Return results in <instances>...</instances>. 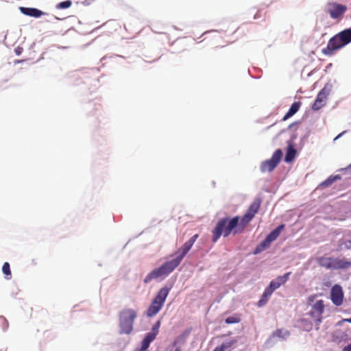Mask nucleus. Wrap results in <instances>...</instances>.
I'll return each instance as SVG.
<instances>
[{
  "label": "nucleus",
  "mask_w": 351,
  "mask_h": 351,
  "mask_svg": "<svg viewBox=\"0 0 351 351\" xmlns=\"http://www.w3.org/2000/svg\"><path fill=\"white\" fill-rule=\"evenodd\" d=\"M341 177L340 175L330 176L326 180L320 184V186L327 187L330 186L335 181L341 180Z\"/></svg>",
  "instance_id": "obj_17"
},
{
  "label": "nucleus",
  "mask_w": 351,
  "mask_h": 351,
  "mask_svg": "<svg viewBox=\"0 0 351 351\" xmlns=\"http://www.w3.org/2000/svg\"><path fill=\"white\" fill-rule=\"evenodd\" d=\"M156 336L157 335L152 332H150L146 334L145 338L143 340L150 344V343L156 339Z\"/></svg>",
  "instance_id": "obj_26"
},
{
  "label": "nucleus",
  "mask_w": 351,
  "mask_h": 351,
  "mask_svg": "<svg viewBox=\"0 0 351 351\" xmlns=\"http://www.w3.org/2000/svg\"><path fill=\"white\" fill-rule=\"evenodd\" d=\"M343 351H351V343L345 346L343 349Z\"/></svg>",
  "instance_id": "obj_36"
},
{
  "label": "nucleus",
  "mask_w": 351,
  "mask_h": 351,
  "mask_svg": "<svg viewBox=\"0 0 351 351\" xmlns=\"http://www.w3.org/2000/svg\"><path fill=\"white\" fill-rule=\"evenodd\" d=\"M344 133H346V131L342 132H341V133H340L338 136H337L335 138L334 141H336L337 139H338L339 138H340V137H341V136Z\"/></svg>",
  "instance_id": "obj_37"
},
{
  "label": "nucleus",
  "mask_w": 351,
  "mask_h": 351,
  "mask_svg": "<svg viewBox=\"0 0 351 351\" xmlns=\"http://www.w3.org/2000/svg\"><path fill=\"white\" fill-rule=\"evenodd\" d=\"M313 310L315 311L318 315H321L324 311V304L322 300L317 301L313 306Z\"/></svg>",
  "instance_id": "obj_18"
},
{
  "label": "nucleus",
  "mask_w": 351,
  "mask_h": 351,
  "mask_svg": "<svg viewBox=\"0 0 351 351\" xmlns=\"http://www.w3.org/2000/svg\"><path fill=\"white\" fill-rule=\"evenodd\" d=\"M241 321L239 315H234L233 316L228 317L226 319L225 322L228 324L239 323Z\"/></svg>",
  "instance_id": "obj_22"
},
{
  "label": "nucleus",
  "mask_w": 351,
  "mask_h": 351,
  "mask_svg": "<svg viewBox=\"0 0 351 351\" xmlns=\"http://www.w3.org/2000/svg\"><path fill=\"white\" fill-rule=\"evenodd\" d=\"M326 104L322 103V101H319L317 99L314 101L313 104L312 105V109L313 110H319L322 107H324Z\"/></svg>",
  "instance_id": "obj_28"
},
{
  "label": "nucleus",
  "mask_w": 351,
  "mask_h": 351,
  "mask_svg": "<svg viewBox=\"0 0 351 351\" xmlns=\"http://www.w3.org/2000/svg\"><path fill=\"white\" fill-rule=\"evenodd\" d=\"M198 237L199 234H195L190 239L186 241L177 251L176 254H178V256L175 258L164 263L160 267L156 268L149 273L144 278V282L147 284L154 279L160 278H163L171 274L181 263L182 261L190 251Z\"/></svg>",
  "instance_id": "obj_2"
},
{
  "label": "nucleus",
  "mask_w": 351,
  "mask_h": 351,
  "mask_svg": "<svg viewBox=\"0 0 351 351\" xmlns=\"http://www.w3.org/2000/svg\"><path fill=\"white\" fill-rule=\"evenodd\" d=\"M296 155V150L291 144H289L287 150L285 160L290 162L293 160Z\"/></svg>",
  "instance_id": "obj_14"
},
{
  "label": "nucleus",
  "mask_w": 351,
  "mask_h": 351,
  "mask_svg": "<svg viewBox=\"0 0 351 351\" xmlns=\"http://www.w3.org/2000/svg\"><path fill=\"white\" fill-rule=\"evenodd\" d=\"M317 263L318 265L324 268L327 269H334V263L335 258L334 257H327V256H319L316 258Z\"/></svg>",
  "instance_id": "obj_10"
},
{
  "label": "nucleus",
  "mask_w": 351,
  "mask_h": 351,
  "mask_svg": "<svg viewBox=\"0 0 351 351\" xmlns=\"http://www.w3.org/2000/svg\"><path fill=\"white\" fill-rule=\"evenodd\" d=\"M330 299L336 306H341L343 301V292L342 287L339 285H335L330 291Z\"/></svg>",
  "instance_id": "obj_9"
},
{
  "label": "nucleus",
  "mask_w": 351,
  "mask_h": 351,
  "mask_svg": "<svg viewBox=\"0 0 351 351\" xmlns=\"http://www.w3.org/2000/svg\"><path fill=\"white\" fill-rule=\"evenodd\" d=\"M351 268V261L346 258H335L334 269H348Z\"/></svg>",
  "instance_id": "obj_11"
},
{
  "label": "nucleus",
  "mask_w": 351,
  "mask_h": 351,
  "mask_svg": "<svg viewBox=\"0 0 351 351\" xmlns=\"http://www.w3.org/2000/svg\"><path fill=\"white\" fill-rule=\"evenodd\" d=\"M149 346V343L147 342H145V341H142L141 343V348L140 349V351H145Z\"/></svg>",
  "instance_id": "obj_32"
},
{
  "label": "nucleus",
  "mask_w": 351,
  "mask_h": 351,
  "mask_svg": "<svg viewBox=\"0 0 351 351\" xmlns=\"http://www.w3.org/2000/svg\"><path fill=\"white\" fill-rule=\"evenodd\" d=\"M156 336L157 335L152 332H150L146 334L145 338L143 340L150 344V343L156 339Z\"/></svg>",
  "instance_id": "obj_25"
},
{
  "label": "nucleus",
  "mask_w": 351,
  "mask_h": 351,
  "mask_svg": "<svg viewBox=\"0 0 351 351\" xmlns=\"http://www.w3.org/2000/svg\"><path fill=\"white\" fill-rule=\"evenodd\" d=\"M237 343V341L235 339L231 340L228 342L223 343L220 347L223 348V350L225 351V350L230 348L231 346H232L234 344Z\"/></svg>",
  "instance_id": "obj_29"
},
{
  "label": "nucleus",
  "mask_w": 351,
  "mask_h": 351,
  "mask_svg": "<svg viewBox=\"0 0 351 351\" xmlns=\"http://www.w3.org/2000/svg\"><path fill=\"white\" fill-rule=\"evenodd\" d=\"M169 291L170 289L167 287H162L159 290L156 296L154 298L151 305L147 309V316L153 317L160 311Z\"/></svg>",
  "instance_id": "obj_5"
},
{
  "label": "nucleus",
  "mask_w": 351,
  "mask_h": 351,
  "mask_svg": "<svg viewBox=\"0 0 351 351\" xmlns=\"http://www.w3.org/2000/svg\"><path fill=\"white\" fill-rule=\"evenodd\" d=\"M273 335H274V337H282V338H284V337H285V336H287V335H289V332H288V331H287V330H285V331H284V332H283V330H282V329H278V330H276V331H274V332Z\"/></svg>",
  "instance_id": "obj_27"
},
{
  "label": "nucleus",
  "mask_w": 351,
  "mask_h": 351,
  "mask_svg": "<svg viewBox=\"0 0 351 351\" xmlns=\"http://www.w3.org/2000/svg\"><path fill=\"white\" fill-rule=\"evenodd\" d=\"M279 287V283L276 282V280H272L271 282H270L269 285L267 288L274 292L276 289H278Z\"/></svg>",
  "instance_id": "obj_30"
},
{
  "label": "nucleus",
  "mask_w": 351,
  "mask_h": 351,
  "mask_svg": "<svg viewBox=\"0 0 351 351\" xmlns=\"http://www.w3.org/2000/svg\"><path fill=\"white\" fill-rule=\"evenodd\" d=\"M350 167H351V165H350Z\"/></svg>",
  "instance_id": "obj_41"
},
{
  "label": "nucleus",
  "mask_w": 351,
  "mask_h": 351,
  "mask_svg": "<svg viewBox=\"0 0 351 351\" xmlns=\"http://www.w3.org/2000/svg\"><path fill=\"white\" fill-rule=\"evenodd\" d=\"M330 93V89L326 86L319 92L316 99L324 104H326V99Z\"/></svg>",
  "instance_id": "obj_15"
},
{
  "label": "nucleus",
  "mask_w": 351,
  "mask_h": 351,
  "mask_svg": "<svg viewBox=\"0 0 351 351\" xmlns=\"http://www.w3.org/2000/svg\"><path fill=\"white\" fill-rule=\"evenodd\" d=\"M343 243L348 249L351 248V240H346Z\"/></svg>",
  "instance_id": "obj_33"
},
{
  "label": "nucleus",
  "mask_w": 351,
  "mask_h": 351,
  "mask_svg": "<svg viewBox=\"0 0 351 351\" xmlns=\"http://www.w3.org/2000/svg\"><path fill=\"white\" fill-rule=\"evenodd\" d=\"M2 271L5 275L7 279H10L11 270L10 264L8 262L3 263L2 267Z\"/></svg>",
  "instance_id": "obj_19"
},
{
  "label": "nucleus",
  "mask_w": 351,
  "mask_h": 351,
  "mask_svg": "<svg viewBox=\"0 0 351 351\" xmlns=\"http://www.w3.org/2000/svg\"><path fill=\"white\" fill-rule=\"evenodd\" d=\"M20 10L23 14L35 18H38L45 14L43 11L34 8L21 7Z\"/></svg>",
  "instance_id": "obj_12"
},
{
  "label": "nucleus",
  "mask_w": 351,
  "mask_h": 351,
  "mask_svg": "<svg viewBox=\"0 0 351 351\" xmlns=\"http://www.w3.org/2000/svg\"><path fill=\"white\" fill-rule=\"evenodd\" d=\"M285 225L281 224L278 226L276 228L272 230L265 239L263 241H262L256 248L254 253H259L266 249H267L272 241H275L281 232L284 230Z\"/></svg>",
  "instance_id": "obj_7"
},
{
  "label": "nucleus",
  "mask_w": 351,
  "mask_h": 351,
  "mask_svg": "<svg viewBox=\"0 0 351 351\" xmlns=\"http://www.w3.org/2000/svg\"><path fill=\"white\" fill-rule=\"evenodd\" d=\"M345 321L349 322V323H351V318L350 319H346Z\"/></svg>",
  "instance_id": "obj_39"
},
{
  "label": "nucleus",
  "mask_w": 351,
  "mask_h": 351,
  "mask_svg": "<svg viewBox=\"0 0 351 351\" xmlns=\"http://www.w3.org/2000/svg\"><path fill=\"white\" fill-rule=\"evenodd\" d=\"M160 322L158 321L152 327V332L155 333L156 335L158 334L159 332V328H160Z\"/></svg>",
  "instance_id": "obj_31"
},
{
  "label": "nucleus",
  "mask_w": 351,
  "mask_h": 351,
  "mask_svg": "<svg viewBox=\"0 0 351 351\" xmlns=\"http://www.w3.org/2000/svg\"><path fill=\"white\" fill-rule=\"evenodd\" d=\"M187 337V333H183L178 336L173 342V346H176L178 344L184 343L186 341V338Z\"/></svg>",
  "instance_id": "obj_21"
},
{
  "label": "nucleus",
  "mask_w": 351,
  "mask_h": 351,
  "mask_svg": "<svg viewBox=\"0 0 351 351\" xmlns=\"http://www.w3.org/2000/svg\"><path fill=\"white\" fill-rule=\"evenodd\" d=\"M351 43V27L346 29L330 38L327 46L322 49V53L331 56L335 51Z\"/></svg>",
  "instance_id": "obj_3"
},
{
  "label": "nucleus",
  "mask_w": 351,
  "mask_h": 351,
  "mask_svg": "<svg viewBox=\"0 0 351 351\" xmlns=\"http://www.w3.org/2000/svg\"><path fill=\"white\" fill-rule=\"evenodd\" d=\"M290 274L291 272H287L283 276H278L275 280L276 281V282L279 283V285L280 287L282 285L285 284L288 280Z\"/></svg>",
  "instance_id": "obj_20"
},
{
  "label": "nucleus",
  "mask_w": 351,
  "mask_h": 351,
  "mask_svg": "<svg viewBox=\"0 0 351 351\" xmlns=\"http://www.w3.org/2000/svg\"><path fill=\"white\" fill-rule=\"evenodd\" d=\"M273 291L269 289L267 287L265 289L261 300L258 302V306H264L268 301L269 298L271 295Z\"/></svg>",
  "instance_id": "obj_16"
},
{
  "label": "nucleus",
  "mask_w": 351,
  "mask_h": 351,
  "mask_svg": "<svg viewBox=\"0 0 351 351\" xmlns=\"http://www.w3.org/2000/svg\"><path fill=\"white\" fill-rule=\"evenodd\" d=\"M72 5V1L70 0L62 1L56 5L57 9H66L71 7Z\"/></svg>",
  "instance_id": "obj_23"
},
{
  "label": "nucleus",
  "mask_w": 351,
  "mask_h": 351,
  "mask_svg": "<svg viewBox=\"0 0 351 351\" xmlns=\"http://www.w3.org/2000/svg\"><path fill=\"white\" fill-rule=\"evenodd\" d=\"M302 105V103L300 101H295L290 107L288 112L286 113V114L282 118V121H286L289 118L293 116L300 109V106Z\"/></svg>",
  "instance_id": "obj_13"
},
{
  "label": "nucleus",
  "mask_w": 351,
  "mask_h": 351,
  "mask_svg": "<svg viewBox=\"0 0 351 351\" xmlns=\"http://www.w3.org/2000/svg\"><path fill=\"white\" fill-rule=\"evenodd\" d=\"M137 313L132 308H124L119 313L120 334L130 335L133 330V324Z\"/></svg>",
  "instance_id": "obj_4"
},
{
  "label": "nucleus",
  "mask_w": 351,
  "mask_h": 351,
  "mask_svg": "<svg viewBox=\"0 0 351 351\" xmlns=\"http://www.w3.org/2000/svg\"><path fill=\"white\" fill-rule=\"evenodd\" d=\"M213 351H223V348H221L220 346H217Z\"/></svg>",
  "instance_id": "obj_38"
},
{
  "label": "nucleus",
  "mask_w": 351,
  "mask_h": 351,
  "mask_svg": "<svg viewBox=\"0 0 351 351\" xmlns=\"http://www.w3.org/2000/svg\"><path fill=\"white\" fill-rule=\"evenodd\" d=\"M9 327V323L5 317L0 316V328L3 330H6Z\"/></svg>",
  "instance_id": "obj_24"
},
{
  "label": "nucleus",
  "mask_w": 351,
  "mask_h": 351,
  "mask_svg": "<svg viewBox=\"0 0 351 351\" xmlns=\"http://www.w3.org/2000/svg\"><path fill=\"white\" fill-rule=\"evenodd\" d=\"M22 51H23L22 47H17L15 49V52L17 55H20Z\"/></svg>",
  "instance_id": "obj_35"
},
{
  "label": "nucleus",
  "mask_w": 351,
  "mask_h": 351,
  "mask_svg": "<svg viewBox=\"0 0 351 351\" xmlns=\"http://www.w3.org/2000/svg\"><path fill=\"white\" fill-rule=\"evenodd\" d=\"M282 156V152L278 149L273 154L271 158L263 161L261 165V171L262 172L272 171L280 162Z\"/></svg>",
  "instance_id": "obj_8"
},
{
  "label": "nucleus",
  "mask_w": 351,
  "mask_h": 351,
  "mask_svg": "<svg viewBox=\"0 0 351 351\" xmlns=\"http://www.w3.org/2000/svg\"><path fill=\"white\" fill-rule=\"evenodd\" d=\"M95 0H82V3L84 5H90L92 2H93Z\"/></svg>",
  "instance_id": "obj_34"
},
{
  "label": "nucleus",
  "mask_w": 351,
  "mask_h": 351,
  "mask_svg": "<svg viewBox=\"0 0 351 351\" xmlns=\"http://www.w3.org/2000/svg\"><path fill=\"white\" fill-rule=\"evenodd\" d=\"M261 204V199H256L241 219L236 216L231 219L228 217L219 219L213 230V241L217 242L221 235L228 237L232 232L234 234L242 232L259 210Z\"/></svg>",
  "instance_id": "obj_1"
},
{
  "label": "nucleus",
  "mask_w": 351,
  "mask_h": 351,
  "mask_svg": "<svg viewBox=\"0 0 351 351\" xmlns=\"http://www.w3.org/2000/svg\"><path fill=\"white\" fill-rule=\"evenodd\" d=\"M175 351H181L180 348H177Z\"/></svg>",
  "instance_id": "obj_40"
},
{
  "label": "nucleus",
  "mask_w": 351,
  "mask_h": 351,
  "mask_svg": "<svg viewBox=\"0 0 351 351\" xmlns=\"http://www.w3.org/2000/svg\"><path fill=\"white\" fill-rule=\"evenodd\" d=\"M348 8L346 5L335 1H329L326 4L325 12L334 20L340 21L343 19Z\"/></svg>",
  "instance_id": "obj_6"
}]
</instances>
